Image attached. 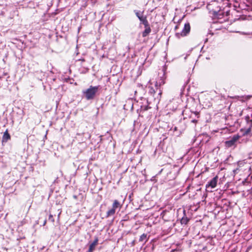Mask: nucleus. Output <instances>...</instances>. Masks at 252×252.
I'll return each mask as SVG.
<instances>
[{
	"label": "nucleus",
	"mask_w": 252,
	"mask_h": 252,
	"mask_svg": "<svg viewBox=\"0 0 252 252\" xmlns=\"http://www.w3.org/2000/svg\"><path fill=\"white\" fill-rule=\"evenodd\" d=\"M98 89V86H91L88 89L83 91L82 93L87 100L93 99L97 93Z\"/></svg>",
	"instance_id": "obj_1"
},
{
	"label": "nucleus",
	"mask_w": 252,
	"mask_h": 252,
	"mask_svg": "<svg viewBox=\"0 0 252 252\" xmlns=\"http://www.w3.org/2000/svg\"><path fill=\"white\" fill-rule=\"evenodd\" d=\"M190 27L189 23L184 25L183 29L181 32H177L176 35L177 37L180 38L181 36H186L190 32Z\"/></svg>",
	"instance_id": "obj_2"
},
{
	"label": "nucleus",
	"mask_w": 252,
	"mask_h": 252,
	"mask_svg": "<svg viewBox=\"0 0 252 252\" xmlns=\"http://www.w3.org/2000/svg\"><path fill=\"white\" fill-rule=\"evenodd\" d=\"M218 180V176H216L206 185V188L209 191H212V189L215 188L217 185Z\"/></svg>",
	"instance_id": "obj_3"
},
{
	"label": "nucleus",
	"mask_w": 252,
	"mask_h": 252,
	"mask_svg": "<svg viewBox=\"0 0 252 252\" xmlns=\"http://www.w3.org/2000/svg\"><path fill=\"white\" fill-rule=\"evenodd\" d=\"M240 136L238 135H234L229 140L225 142V145L227 147H230L233 146L236 141L239 139Z\"/></svg>",
	"instance_id": "obj_4"
},
{
	"label": "nucleus",
	"mask_w": 252,
	"mask_h": 252,
	"mask_svg": "<svg viewBox=\"0 0 252 252\" xmlns=\"http://www.w3.org/2000/svg\"><path fill=\"white\" fill-rule=\"evenodd\" d=\"M165 83L164 79L162 77H160L158 78V79L156 81L155 83V87L157 90H158L159 89V87L161 85H163Z\"/></svg>",
	"instance_id": "obj_5"
},
{
	"label": "nucleus",
	"mask_w": 252,
	"mask_h": 252,
	"mask_svg": "<svg viewBox=\"0 0 252 252\" xmlns=\"http://www.w3.org/2000/svg\"><path fill=\"white\" fill-rule=\"evenodd\" d=\"M98 238L97 237H96L94 239V242L91 243L89 246V249L88 250V252H93V251L94 250L95 246H96V245L98 243Z\"/></svg>",
	"instance_id": "obj_6"
},
{
	"label": "nucleus",
	"mask_w": 252,
	"mask_h": 252,
	"mask_svg": "<svg viewBox=\"0 0 252 252\" xmlns=\"http://www.w3.org/2000/svg\"><path fill=\"white\" fill-rule=\"evenodd\" d=\"M10 139V135L8 132V130L6 129V131L4 132L2 138V142H6L8 140Z\"/></svg>",
	"instance_id": "obj_7"
},
{
	"label": "nucleus",
	"mask_w": 252,
	"mask_h": 252,
	"mask_svg": "<svg viewBox=\"0 0 252 252\" xmlns=\"http://www.w3.org/2000/svg\"><path fill=\"white\" fill-rule=\"evenodd\" d=\"M146 28L145 30L142 32V36L146 37L151 32V30L149 25L147 27H145Z\"/></svg>",
	"instance_id": "obj_8"
},
{
	"label": "nucleus",
	"mask_w": 252,
	"mask_h": 252,
	"mask_svg": "<svg viewBox=\"0 0 252 252\" xmlns=\"http://www.w3.org/2000/svg\"><path fill=\"white\" fill-rule=\"evenodd\" d=\"M139 242L146 243L148 241L147 234L143 233L141 235L139 238Z\"/></svg>",
	"instance_id": "obj_9"
},
{
	"label": "nucleus",
	"mask_w": 252,
	"mask_h": 252,
	"mask_svg": "<svg viewBox=\"0 0 252 252\" xmlns=\"http://www.w3.org/2000/svg\"><path fill=\"white\" fill-rule=\"evenodd\" d=\"M139 20L143 23L145 27H147L149 25V23L146 16H143L141 18H140Z\"/></svg>",
	"instance_id": "obj_10"
},
{
	"label": "nucleus",
	"mask_w": 252,
	"mask_h": 252,
	"mask_svg": "<svg viewBox=\"0 0 252 252\" xmlns=\"http://www.w3.org/2000/svg\"><path fill=\"white\" fill-rule=\"evenodd\" d=\"M116 212V209L112 208L111 209L108 210L106 213V217L108 218L110 216H113Z\"/></svg>",
	"instance_id": "obj_11"
},
{
	"label": "nucleus",
	"mask_w": 252,
	"mask_h": 252,
	"mask_svg": "<svg viewBox=\"0 0 252 252\" xmlns=\"http://www.w3.org/2000/svg\"><path fill=\"white\" fill-rule=\"evenodd\" d=\"M121 207V205L120 204V203L117 200H115L112 205V208H113L115 209H116L118 208Z\"/></svg>",
	"instance_id": "obj_12"
},
{
	"label": "nucleus",
	"mask_w": 252,
	"mask_h": 252,
	"mask_svg": "<svg viewBox=\"0 0 252 252\" xmlns=\"http://www.w3.org/2000/svg\"><path fill=\"white\" fill-rule=\"evenodd\" d=\"M144 101H145L146 104L142 105L141 106V109L142 110L146 111L150 108V107H149V105L148 104V101L147 100H144Z\"/></svg>",
	"instance_id": "obj_13"
},
{
	"label": "nucleus",
	"mask_w": 252,
	"mask_h": 252,
	"mask_svg": "<svg viewBox=\"0 0 252 252\" xmlns=\"http://www.w3.org/2000/svg\"><path fill=\"white\" fill-rule=\"evenodd\" d=\"M149 93L151 94H154L156 93L158 90H156V88L154 89L152 86L149 87Z\"/></svg>",
	"instance_id": "obj_14"
},
{
	"label": "nucleus",
	"mask_w": 252,
	"mask_h": 252,
	"mask_svg": "<svg viewBox=\"0 0 252 252\" xmlns=\"http://www.w3.org/2000/svg\"><path fill=\"white\" fill-rule=\"evenodd\" d=\"M189 221V220L187 218H183L181 220V222L182 224H187Z\"/></svg>",
	"instance_id": "obj_15"
},
{
	"label": "nucleus",
	"mask_w": 252,
	"mask_h": 252,
	"mask_svg": "<svg viewBox=\"0 0 252 252\" xmlns=\"http://www.w3.org/2000/svg\"><path fill=\"white\" fill-rule=\"evenodd\" d=\"M135 14L139 19H140V18H141V17H142L143 16L142 13H141L140 12L138 11H136L135 12Z\"/></svg>",
	"instance_id": "obj_16"
},
{
	"label": "nucleus",
	"mask_w": 252,
	"mask_h": 252,
	"mask_svg": "<svg viewBox=\"0 0 252 252\" xmlns=\"http://www.w3.org/2000/svg\"><path fill=\"white\" fill-rule=\"evenodd\" d=\"M49 220H51L52 222H54V219L53 218V217L52 215H49Z\"/></svg>",
	"instance_id": "obj_17"
},
{
	"label": "nucleus",
	"mask_w": 252,
	"mask_h": 252,
	"mask_svg": "<svg viewBox=\"0 0 252 252\" xmlns=\"http://www.w3.org/2000/svg\"><path fill=\"white\" fill-rule=\"evenodd\" d=\"M191 122L193 123H195L197 122V120H191Z\"/></svg>",
	"instance_id": "obj_18"
},
{
	"label": "nucleus",
	"mask_w": 252,
	"mask_h": 252,
	"mask_svg": "<svg viewBox=\"0 0 252 252\" xmlns=\"http://www.w3.org/2000/svg\"><path fill=\"white\" fill-rule=\"evenodd\" d=\"M46 223V220H45L44 221V223H43V225H45V224Z\"/></svg>",
	"instance_id": "obj_19"
},
{
	"label": "nucleus",
	"mask_w": 252,
	"mask_h": 252,
	"mask_svg": "<svg viewBox=\"0 0 252 252\" xmlns=\"http://www.w3.org/2000/svg\"><path fill=\"white\" fill-rule=\"evenodd\" d=\"M158 94H159V95H161V92L160 90H159V93H158Z\"/></svg>",
	"instance_id": "obj_20"
},
{
	"label": "nucleus",
	"mask_w": 252,
	"mask_h": 252,
	"mask_svg": "<svg viewBox=\"0 0 252 252\" xmlns=\"http://www.w3.org/2000/svg\"><path fill=\"white\" fill-rule=\"evenodd\" d=\"M195 114L197 116V115H198V113L197 112H195Z\"/></svg>",
	"instance_id": "obj_21"
},
{
	"label": "nucleus",
	"mask_w": 252,
	"mask_h": 252,
	"mask_svg": "<svg viewBox=\"0 0 252 252\" xmlns=\"http://www.w3.org/2000/svg\"><path fill=\"white\" fill-rule=\"evenodd\" d=\"M149 83H150L151 85H152V83H151V81H149Z\"/></svg>",
	"instance_id": "obj_22"
}]
</instances>
